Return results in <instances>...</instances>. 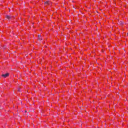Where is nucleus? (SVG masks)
I'll return each instance as SVG.
<instances>
[{
  "label": "nucleus",
  "instance_id": "7ed1b4c3",
  "mask_svg": "<svg viewBox=\"0 0 128 128\" xmlns=\"http://www.w3.org/2000/svg\"><path fill=\"white\" fill-rule=\"evenodd\" d=\"M38 40H42V36L40 35L38 36Z\"/></svg>",
  "mask_w": 128,
  "mask_h": 128
},
{
  "label": "nucleus",
  "instance_id": "423d86ee",
  "mask_svg": "<svg viewBox=\"0 0 128 128\" xmlns=\"http://www.w3.org/2000/svg\"><path fill=\"white\" fill-rule=\"evenodd\" d=\"M18 90V92H20V88H19Z\"/></svg>",
  "mask_w": 128,
  "mask_h": 128
},
{
  "label": "nucleus",
  "instance_id": "f257e3e1",
  "mask_svg": "<svg viewBox=\"0 0 128 128\" xmlns=\"http://www.w3.org/2000/svg\"><path fill=\"white\" fill-rule=\"evenodd\" d=\"M8 76H10V74L8 73H6V74H2V76L4 78H8Z\"/></svg>",
  "mask_w": 128,
  "mask_h": 128
},
{
  "label": "nucleus",
  "instance_id": "f03ea898",
  "mask_svg": "<svg viewBox=\"0 0 128 128\" xmlns=\"http://www.w3.org/2000/svg\"><path fill=\"white\" fill-rule=\"evenodd\" d=\"M6 18H7L8 20H12V16H10L7 15V16H6Z\"/></svg>",
  "mask_w": 128,
  "mask_h": 128
},
{
  "label": "nucleus",
  "instance_id": "39448f33",
  "mask_svg": "<svg viewBox=\"0 0 128 128\" xmlns=\"http://www.w3.org/2000/svg\"><path fill=\"white\" fill-rule=\"evenodd\" d=\"M45 6H46L48 4H50V2L49 1H46V2H44Z\"/></svg>",
  "mask_w": 128,
  "mask_h": 128
},
{
  "label": "nucleus",
  "instance_id": "20e7f679",
  "mask_svg": "<svg viewBox=\"0 0 128 128\" xmlns=\"http://www.w3.org/2000/svg\"><path fill=\"white\" fill-rule=\"evenodd\" d=\"M118 24L120 26H122L124 24V22L122 21H120L118 22Z\"/></svg>",
  "mask_w": 128,
  "mask_h": 128
}]
</instances>
